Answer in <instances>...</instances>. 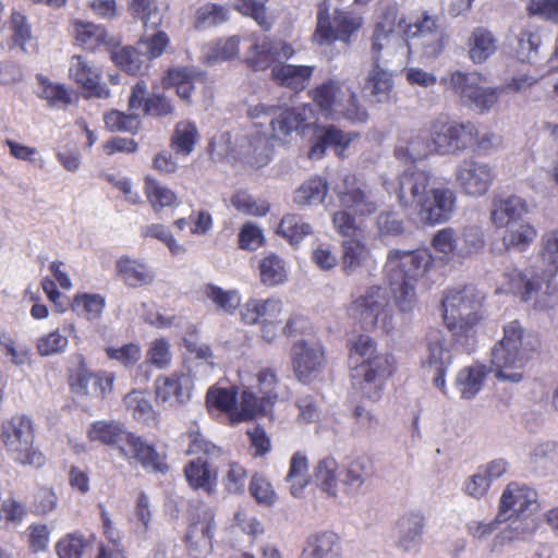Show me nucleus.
<instances>
[{
  "instance_id": "nucleus-1",
  "label": "nucleus",
  "mask_w": 558,
  "mask_h": 558,
  "mask_svg": "<svg viewBox=\"0 0 558 558\" xmlns=\"http://www.w3.org/2000/svg\"><path fill=\"white\" fill-rule=\"evenodd\" d=\"M541 258L548 275H531L517 268L504 272V287L535 310L548 311L558 304V286L553 279L558 271V229L542 238Z\"/></svg>"
},
{
  "instance_id": "nucleus-2",
  "label": "nucleus",
  "mask_w": 558,
  "mask_h": 558,
  "mask_svg": "<svg viewBox=\"0 0 558 558\" xmlns=\"http://www.w3.org/2000/svg\"><path fill=\"white\" fill-rule=\"evenodd\" d=\"M399 202L413 208L423 222L439 223L449 220L456 209L457 196L448 186H436L429 172L410 167L399 177Z\"/></svg>"
},
{
  "instance_id": "nucleus-3",
  "label": "nucleus",
  "mask_w": 558,
  "mask_h": 558,
  "mask_svg": "<svg viewBox=\"0 0 558 558\" xmlns=\"http://www.w3.org/2000/svg\"><path fill=\"white\" fill-rule=\"evenodd\" d=\"M434 260L427 248L388 251L384 267L385 278L400 312L410 313L414 308L416 283L433 268Z\"/></svg>"
},
{
  "instance_id": "nucleus-4",
  "label": "nucleus",
  "mask_w": 558,
  "mask_h": 558,
  "mask_svg": "<svg viewBox=\"0 0 558 558\" xmlns=\"http://www.w3.org/2000/svg\"><path fill=\"white\" fill-rule=\"evenodd\" d=\"M350 359L357 363L352 373L354 388L364 398L378 401L388 378L396 369L393 355L379 352L369 336L360 335L350 347Z\"/></svg>"
},
{
  "instance_id": "nucleus-5",
  "label": "nucleus",
  "mask_w": 558,
  "mask_h": 558,
  "mask_svg": "<svg viewBox=\"0 0 558 558\" xmlns=\"http://www.w3.org/2000/svg\"><path fill=\"white\" fill-rule=\"evenodd\" d=\"M539 348L536 333L525 329L519 320L504 326L501 340L492 349V369L504 381L519 383L532 355Z\"/></svg>"
},
{
  "instance_id": "nucleus-6",
  "label": "nucleus",
  "mask_w": 558,
  "mask_h": 558,
  "mask_svg": "<svg viewBox=\"0 0 558 558\" xmlns=\"http://www.w3.org/2000/svg\"><path fill=\"white\" fill-rule=\"evenodd\" d=\"M483 300L484 295L474 286L448 290L442 299L444 323L465 351L475 348Z\"/></svg>"
},
{
  "instance_id": "nucleus-7",
  "label": "nucleus",
  "mask_w": 558,
  "mask_h": 558,
  "mask_svg": "<svg viewBox=\"0 0 558 558\" xmlns=\"http://www.w3.org/2000/svg\"><path fill=\"white\" fill-rule=\"evenodd\" d=\"M440 82L459 97L462 105L478 113L490 111L502 92L499 87L486 85V76L477 71L456 70Z\"/></svg>"
},
{
  "instance_id": "nucleus-8",
  "label": "nucleus",
  "mask_w": 558,
  "mask_h": 558,
  "mask_svg": "<svg viewBox=\"0 0 558 558\" xmlns=\"http://www.w3.org/2000/svg\"><path fill=\"white\" fill-rule=\"evenodd\" d=\"M2 439L14 462L35 469L45 464L44 454L34 446L33 422L28 416L15 415L3 424Z\"/></svg>"
},
{
  "instance_id": "nucleus-9",
  "label": "nucleus",
  "mask_w": 558,
  "mask_h": 558,
  "mask_svg": "<svg viewBox=\"0 0 558 558\" xmlns=\"http://www.w3.org/2000/svg\"><path fill=\"white\" fill-rule=\"evenodd\" d=\"M348 313L364 329L379 326L388 332L393 327L388 294L386 289L379 286L369 287L362 295L352 301Z\"/></svg>"
},
{
  "instance_id": "nucleus-10",
  "label": "nucleus",
  "mask_w": 558,
  "mask_h": 558,
  "mask_svg": "<svg viewBox=\"0 0 558 558\" xmlns=\"http://www.w3.org/2000/svg\"><path fill=\"white\" fill-rule=\"evenodd\" d=\"M362 26V17L357 14L336 11L330 20L329 5L323 1L318 5L317 26L314 38L319 45H330L336 40L348 43L351 35Z\"/></svg>"
},
{
  "instance_id": "nucleus-11",
  "label": "nucleus",
  "mask_w": 558,
  "mask_h": 558,
  "mask_svg": "<svg viewBox=\"0 0 558 558\" xmlns=\"http://www.w3.org/2000/svg\"><path fill=\"white\" fill-rule=\"evenodd\" d=\"M333 191L339 199L340 206L352 211L355 216H369L376 213L379 207L378 199L373 190L354 174L342 173L340 182Z\"/></svg>"
},
{
  "instance_id": "nucleus-12",
  "label": "nucleus",
  "mask_w": 558,
  "mask_h": 558,
  "mask_svg": "<svg viewBox=\"0 0 558 558\" xmlns=\"http://www.w3.org/2000/svg\"><path fill=\"white\" fill-rule=\"evenodd\" d=\"M276 107H269L264 104L250 108L248 113L252 118L260 116H270V125L274 136L282 138L290 135L293 131H301L315 122V113L311 106L304 105L291 109L279 110Z\"/></svg>"
},
{
  "instance_id": "nucleus-13",
  "label": "nucleus",
  "mask_w": 558,
  "mask_h": 558,
  "mask_svg": "<svg viewBox=\"0 0 558 558\" xmlns=\"http://www.w3.org/2000/svg\"><path fill=\"white\" fill-rule=\"evenodd\" d=\"M456 182L461 191L469 196L485 195L495 180L494 167L488 162L474 158H465L454 170Z\"/></svg>"
},
{
  "instance_id": "nucleus-14",
  "label": "nucleus",
  "mask_w": 558,
  "mask_h": 558,
  "mask_svg": "<svg viewBox=\"0 0 558 558\" xmlns=\"http://www.w3.org/2000/svg\"><path fill=\"white\" fill-rule=\"evenodd\" d=\"M537 510V493L525 484L509 483L501 493L498 520L505 522L513 517H530Z\"/></svg>"
},
{
  "instance_id": "nucleus-15",
  "label": "nucleus",
  "mask_w": 558,
  "mask_h": 558,
  "mask_svg": "<svg viewBox=\"0 0 558 558\" xmlns=\"http://www.w3.org/2000/svg\"><path fill=\"white\" fill-rule=\"evenodd\" d=\"M291 361L296 378L307 384L320 372L324 361L323 347L315 340H300L291 348Z\"/></svg>"
},
{
  "instance_id": "nucleus-16",
  "label": "nucleus",
  "mask_w": 558,
  "mask_h": 558,
  "mask_svg": "<svg viewBox=\"0 0 558 558\" xmlns=\"http://www.w3.org/2000/svg\"><path fill=\"white\" fill-rule=\"evenodd\" d=\"M193 378L186 373L159 376L155 380L156 401L166 408H178L192 397Z\"/></svg>"
},
{
  "instance_id": "nucleus-17",
  "label": "nucleus",
  "mask_w": 558,
  "mask_h": 558,
  "mask_svg": "<svg viewBox=\"0 0 558 558\" xmlns=\"http://www.w3.org/2000/svg\"><path fill=\"white\" fill-rule=\"evenodd\" d=\"M426 340V353L422 361V365L425 369L433 373V381L435 386L445 391V374L452 363V354L441 331L434 330L429 332Z\"/></svg>"
},
{
  "instance_id": "nucleus-18",
  "label": "nucleus",
  "mask_w": 558,
  "mask_h": 558,
  "mask_svg": "<svg viewBox=\"0 0 558 558\" xmlns=\"http://www.w3.org/2000/svg\"><path fill=\"white\" fill-rule=\"evenodd\" d=\"M398 24V8L396 5H388L379 16L373 34L372 44V59L375 63L376 57L384 60L381 52L397 47L402 53L407 51V40L399 37L395 33V27Z\"/></svg>"
},
{
  "instance_id": "nucleus-19",
  "label": "nucleus",
  "mask_w": 558,
  "mask_h": 558,
  "mask_svg": "<svg viewBox=\"0 0 558 558\" xmlns=\"http://www.w3.org/2000/svg\"><path fill=\"white\" fill-rule=\"evenodd\" d=\"M374 469L366 456L350 457L340 471V490L348 497L357 496L365 483L373 476Z\"/></svg>"
},
{
  "instance_id": "nucleus-20",
  "label": "nucleus",
  "mask_w": 558,
  "mask_h": 558,
  "mask_svg": "<svg viewBox=\"0 0 558 558\" xmlns=\"http://www.w3.org/2000/svg\"><path fill=\"white\" fill-rule=\"evenodd\" d=\"M424 517L418 511L401 515L393 526L396 546L403 551H417L423 541Z\"/></svg>"
},
{
  "instance_id": "nucleus-21",
  "label": "nucleus",
  "mask_w": 558,
  "mask_h": 558,
  "mask_svg": "<svg viewBox=\"0 0 558 558\" xmlns=\"http://www.w3.org/2000/svg\"><path fill=\"white\" fill-rule=\"evenodd\" d=\"M214 515L210 510H204L197 521L190 524L186 532V549L192 558H206L213 550Z\"/></svg>"
},
{
  "instance_id": "nucleus-22",
  "label": "nucleus",
  "mask_w": 558,
  "mask_h": 558,
  "mask_svg": "<svg viewBox=\"0 0 558 558\" xmlns=\"http://www.w3.org/2000/svg\"><path fill=\"white\" fill-rule=\"evenodd\" d=\"M70 77L85 90L89 96L98 98L109 97V89L100 84V69L89 63L83 56L74 54L69 64Z\"/></svg>"
},
{
  "instance_id": "nucleus-23",
  "label": "nucleus",
  "mask_w": 558,
  "mask_h": 558,
  "mask_svg": "<svg viewBox=\"0 0 558 558\" xmlns=\"http://www.w3.org/2000/svg\"><path fill=\"white\" fill-rule=\"evenodd\" d=\"M301 558H342L341 539L330 531L314 533L306 538Z\"/></svg>"
},
{
  "instance_id": "nucleus-24",
  "label": "nucleus",
  "mask_w": 558,
  "mask_h": 558,
  "mask_svg": "<svg viewBox=\"0 0 558 558\" xmlns=\"http://www.w3.org/2000/svg\"><path fill=\"white\" fill-rule=\"evenodd\" d=\"M314 66L295 65L278 62L271 66L272 81L286 88L301 92L306 88L314 72Z\"/></svg>"
},
{
  "instance_id": "nucleus-25",
  "label": "nucleus",
  "mask_w": 558,
  "mask_h": 558,
  "mask_svg": "<svg viewBox=\"0 0 558 558\" xmlns=\"http://www.w3.org/2000/svg\"><path fill=\"white\" fill-rule=\"evenodd\" d=\"M429 135L408 133L400 136L395 147V156L402 161L415 162L434 153Z\"/></svg>"
},
{
  "instance_id": "nucleus-26",
  "label": "nucleus",
  "mask_w": 558,
  "mask_h": 558,
  "mask_svg": "<svg viewBox=\"0 0 558 558\" xmlns=\"http://www.w3.org/2000/svg\"><path fill=\"white\" fill-rule=\"evenodd\" d=\"M131 433H128L123 426L114 421L94 422L88 430V438L92 441H100L108 446H114L122 458H129L125 442Z\"/></svg>"
},
{
  "instance_id": "nucleus-27",
  "label": "nucleus",
  "mask_w": 558,
  "mask_h": 558,
  "mask_svg": "<svg viewBox=\"0 0 558 558\" xmlns=\"http://www.w3.org/2000/svg\"><path fill=\"white\" fill-rule=\"evenodd\" d=\"M527 213L526 202L518 195H507L496 199L492 209V221L497 228L523 221Z\"/></svg>"
},
{
  "instance_id": "nucleus-28",
  "label": "nucleus",
  "mask_w": 558,
  "mask_h": 558,
  "mask_svg": "<svg viewBox=\"0 0 558 558\" xmlns=\"http://www.w3.org/2000/svg\"><path fill=\"white\" fill-rule=\"evenodd\" d=\"M374 263L371 250L357 239L342 242L341 269L347 276L357 274Z\"/></svg>"
},
{
  "instance_id": "nucleus-29",
  "label": "nucleus",
  "mask_w": 558,
  "mask_h": 558,
  "mask_svg": "<svg viewBox=\"0 0 558 558\" xmlns=\"http://www.w3.org/2000/svg\"><path fill=\"white\" fill-rule=\"evenodd\" d=\"M76 40L88 50H96L104 47L108 52L119 47L120 40L109 35L101 25L89 22H78L75 24Z\"/></svg>"
},
{
  "instance_id": "nucleus-30",
  "label": "nucleus",
  "mask_w": 558,
  "mask_h": 558,
  "mask_svg": "<svg viewBox=\"0 0 558 558\" xmlns=\"http://www.w3.org/2000/svg\"><path fill=\"white\" fill-rule=\"evenodd\" d=\"M113 377L111 375L100 376L87 369L80 368L73 376L71 389L77 396L105 397L112 389Z\"/></svg>"
},
{
  "instance_id": "nucleus-31",
  "label": "nucleus",
  "mask_w": 558,
  "mask_h": 558,
  "mask_svg": "<svg viewBox=\"0 0 558 558\" xmlns=\"http://www.w3.org/2000/svg\"><path fill=\"white\" fill-rule=\"evenodd\" d=\"M392 87V74L380 65V58L376 57L367 74L364 90L373 102L381 104L390 99Z\"/></svg>"
},
{
  "instance_id": "nucleus-32",
  "label": "nucleus",
  "mask_w": 558,
  "mask_h": 558,
  "mask_svg": "<svg viewBox=\"0 0 558 558\" xmlns=\"http://www.w3.org/2000/svg\"><path fill=\"white\" fill-rule=\"evenodd\" d=\"M506 522H509L508 525L488 544L492 554H501L504 548L512 542L524 539L532 534L533 525L529 517H513Z\"/></svg>"
},
{
  "instance_id": "nucleus-33",
  "label": "nucleus",
  "mask_w": 558,
  "mask_h": 558,
  "mask_svg": "<svg viewBox=\"0 0 558 558\" xmlns=\"http://www.w3.org/2000/svg\"><path fill=\"white\" fill-rule=\"evenodd\" d=\"M125 447L130 453L126 460H136L145 469H150L155 472L165 473L168 470V465L162 461L160 454L155 450L151 445H148L141 437L130 434Z\"/></svg>"
},
{
  "instance_id": "nucleus-34",
  "label": "nucleus",
  "mask_w": 558,
  "mask_h": 558,
  "mask_svg": "<svg viewBox=\"0 0 558 558\" xmlns=\"http://www.w3.org/2000/svg\"><path fill=\"white\" fill-rule=\"evenodd\" d=\"M345 89L343 85L335 80H329L311 90V96L322 113L333 119L337 105H340Z\"/></svg>"
},
{
  "instance_id": "nucleus-35",
  "label": "nucleus",
  "mask_w": 558,
  "mask_h": 558,
  "mask_svg": "<svg viewBox=\"0 0 558 558\" xmlns=\"http://www.w3.org/2000/svg\"><path fill=\"white\" fill-rule=\"evenodd\" d=\"M117 274L129 287L136 288L154 281L153 270L140 260L122 256L116 264Z\"/></svg>"
},
{
  "instance_id": "nucleus-36",
  "label": "nucleus",
  "mask_w": 558,
  "mask_h": 558,
  "mask_svg": "<svg viewBox=\"0 0 558 558\" xmlns=\"http://www.w3.org/2000/svg\"><path fill=\"white\" fill-rule=\"evenodd\" d=\"M355 136L353 133H343L333 125L326 126L311 147L308 157L311 159H320L325 155L327 147H335L338 154L341 155Z\"/></svg>"
},
{
  "instance_id": "nucleus-37",
  "label": "nucleus",
  "mask_w": 558,
  "mask_h": 558,
  "mask_svg": "<svg viewBox=\"0 0 558 558\" xmlns=\"http://www.w3.org/2000/svg\"><path fill=\"white\" fill-rule=\"evenodd\" d=\"M338 462L332 457H326L318 461L314 469L316 485L329 497L337 498L340 490V472Z\"/></svg>"
},
{
  "instance_id": "nucleus-38",
  "label": "nucleus",
  "mask_w": 558,
  "mask_h": 558,
  "mask_svg": "<svg viewBox=\"0 0 558 558\" xmlns=\"http://www.w3.org/2000/svg\"><path fill=\"white\" fill-rule=\"evenodd\" d=\"M255 54L251 59V65L254 70L259 71L268 68L279 58L289 59L293 56V48L284 43L275 44L268 39L255 44Z\"/></svg>"
},
{
  "instance_id": "nucleus-39",
  "label": "nucleus",
  "mask_w": 558,
  "mask_h": 558,
  "mask_svg": "<svg viewBox=\"0 0 558 558\" xmlns=\"http://www.w3.org/2000/svg\"><path fill=\"white\" fill-rule=\"evenodd\" d=\"M428 133L435 154L441 156L454 155L453 141L451 140V120L447 116L439 114L435 117L429 122Z\"/></svg>"
},
{
  "instance_id": "nucleus-40",
  "label": "nucleus",
  "mask_w": 558,
  "mask_h": 558,
  "mask_svg": "<svg viewBox=\"0 0 558 558\" xmlns=\"http://www.w3.org/2000/svg\"><path fill=\"white\" fill-rule=\"evenodd\" d=\"M497 50V39L486 27H475L469 38V57L475 64L484 63Z\"/></svg>"
},
{
  "instance_id": "nucleus-41",
  "label": "nucleus",
  "mask_w": 558,
  "mask_h": 558,
  "mask_svg": "<svg viewBox=\"0 0 558 558\" xmlns=\"http://www.w3.org/2000/svg\"><path fill=\"white\" fill-rule=\"evenodd\" d=\"M488 368L482 364H474L462 368L456 378V387L463 399L474 398L483 387Z\"/></svg>"
},
{
  "instance_id": "nucleus-42",
  "label": "nucleus",
  "mask_w": 558,
  "mask_h": 558,
  "mask_svg": "<svg viewBox=\"0 0 558 558\" xmlns=\"http://www.w3.org/2000/svg\"><path fill=\"white\" fill-rule=\"evenodd\" d=\"M109 52L114 64L129 74H143L148 68V61L138 46L136 48L123 47L119 50L113 48Z\"/></svg>"
},
{
  "instance_id": "nucleus-43",
  "label": "nucleus",
  "mask_w": 558,
  "mask_h": 558,
  "mask_svg": "<svg viewBox=\"0 0 558 558\" xmlns=\"http://www.w3.org/2000/svg\"><path fill=\"white\" fill-rule=\"evenodd\" d=\"M458 263L478 254L485 246L484 232L478 226H468L458 231Z\"/></svg>"
},
{
  "instance_id": "nucleus-44",
  "label": "nucleus",
  "mask_w": 558,
  "mask_h": 558,
  "mask_svg": "<svg viewBox=\"0 0 558 558\" xmlns=\"http://www.w3.org/2000/svg\"><path fill=\"white\" fill-rule=\"evenodd\" d=\"M36 80L37 96L45 99L49 107L63 108L72 102V96L63 84L53 83L43 74H38Z\"/></svg>"
},
{
  "instance_id": "nucleus-45",
  "label": "nucleus",
  "mask_w": 558,
  "mask_h": 558,
  "mask_svg": "<svg viewBox=\"0 0 558 558\" xmlns=\"http://www.w3.org/2000/svg\"><path fill=\"white\" fill-rule=\"evenodd\" d=\"M278 233L291 245H299L305 236L313 233V227L303 217L295 214L284 215L279 223Z\"/></svg>"
},
{
  "instance_id": "nucleus-46",
  "label": "nucleus",
  "mask_w": 558,
  "mask_h": 558,
  "mask_svg": "<svg viewBox=\"0 0 558 558\" xmlns=\"http://www.w3.org/2000/svg\"><path fill=\"white\" fill-rule=\"evenodd\" d=\"M184 474L190 486L194 489L203 488L210 493L216 483V473L211 472L207 461L198 458L191 461L184 469Z\"/></svg>"
},
{
  "instance_id": "nucleus-47",
  "label": "nucleus",
  "mask_w": 558,
  "mask_h": 558,
  "mask_svg": "<svg viewBox=\"0 0 558 558\" xmlns=\"http://www.w3.org/2000/svg\"><path fill=\"white\" fill-rule=\"evenodd\" d=\"M239 38L232 36L207 45L202 54L203 63L215 65L234 58L239 52Z\"/></svg>"
},
{
  "instance_id": "nucleus-48",
  "label": "nucleus",
  "mask_w": 558,
  "mask_h": 558,
  "mask_svg": "<svg viewBox=\"0 0 558 558\" xmlns=\"http://www.w3.org/2000/svg\"><path fill=\"white\" fill-rule=\"evenodd\" d=\"M124 404L136 421L147 425L156 423V411L143 391L133 390L129 392L124 397Z\"/></svg>"
},
{
  "instance_id": "nucleus-49",
  "label": "nucleus",
  "mask_w": 558,
  "mask_h": 558,
  "mask_svg": "<svg viewBox=\"0 0 558 558\" xmlns=\"http://www.w3.org/2000/svg\"><path fill=\"white\" fill-rule=\"evenodd\" d=\"M307 471V458L301 452H295L290 460V468L286 476V482L290 485L291 494L296 498L303 495L308 483Z\"/></svg>"
},
{
  "instance_id": "nucleus-50",
  "label": "nucleus",
  "mask_w": 558,
  "mask_h": 558,
  "mask_svg": "<svg viewBox=\"0 0 558 558\" xmlns=\"http://www.w3.org/2000/svg\"><path fill=\"white\" fill-rule=\"evenodd\" d=\"M10 28L13 32L12 39L14 45L20 47L24 53H35L37 51V44L25 15L13 11L10 17Z\"/></svg>"
},
{
  "instance_id": "nucleus-51",
  "label": "nucleus",
  "mask_w": 558,
  "mask_h": 558,
  "mask_svg": "<svg viewBox=\"0 0 558 558\" xmlns=\"http://www.w3.org/2000/svg\"><path fill=\"white\" fill-rule=\"evenodd\" d=\"M328 193L326 181L312 178L295 190L293 201L300 206H312L324 202Z\"/></svg>"
},
{
  "instance_id": "nucleus-52",
  "label": "nucleus",
  "mask_w": 558,
  "mask_h": 558,
  "mask_svg": "<svg viewBox=\"0 0 558 558\" xmlns=\"http://www.w3.org/2000/svg\"><path fill=\"white\" fill-rule=\"evenodd\" d=\"M432 247L445 262L458 263V231L451 227L438 230L430 241Z\"/></svg>"
},
{
  "instance_id": "nucleus-53",
  "label": "nucleus",
  "mask_w": 558,
  "mask_h": 558,
  "mask_svg": "<svg viewBox=\"0 0 558 558\" xmlns=\"http://www.w3.org/2000/svg\"><path fill=\"white\" fill-rule=\"evenodd\" d=\"M258 268L262 282L268 287L278 286L287 280L286 263L274 253L264 256Z\"/></svg>"
},
{
  "instance_id": "nucleus-54",
  "label": "nucleus",
  "mask_w": 558,
  "mask_h": 558,
  "mask_svg": "<svg viewBox=\"0 0 558 558\" xmlns=\"http://www.w3.org/2000/svg\"><path fill=\"white\" fill-rule=\"evenodd\" d=\"M271 405L263 396L257 397L255 392L247 388L241 393L240 411L231 413V415L234 421L252 420L258 415L266 414Z\"/></svg>"
},
{
  "instance_id": "nucleus-55",
  "label": "nucleus",
  "mask_w": 558,
  "mask_h": 558,
  "mask_svg": "<svg viewBox=\"0 0 558 558\" xmlns=\"http://www.w3.org/2000/svg\"><path fill=\"white\" fill-rule=\"evenodd\" d=\"M244 156L253 166L263 167L271 159V146L266 135L255 133L246 138Z\"/></svg>"
},
{
  "instance_id": "nucleus-56",
  "label": "nucleus",
  "mask_w": 558,
  "mask_h": 558,
  "mask_svg": "<svg viewBox=\"0 0 558 558\" xmlns=\"http://www.w3.org/2000/svg\"><path fill=\"white\" fill-rule=\"evenodd\" d=\"M128 10L133 17L141 19L146 29L161 24L162 15L157 0H128Z\"/></svg>"
},
{
  "instance_id": "nucleus-57",
  "label": "nucleus",
  "mask_w": 558,
  "mask_h": 558,
  "mask_svg": "<svg viewBox=\"0 0 558 558\" xmlns=\"http://www.w3.org/2000/svg\"><path fill=\"white\" fill-rule=\"evenodd\" d=\"M505 228L506 232L502 241L507 248L512 247L521 252L525 250L536 236V230L524 221L512 223Z\"/></svg>"
},
{
  "instance_id": "nucleus-58",
  "label": "nucleus",
  "mask_w": 558,
  "mask_h": 558,
  "mask_svg": "<svg viewBox=\"0 0 558 558\" xmlns=\"http://www.w3.org/2000/svg\"><path fill=\"white\" fill-rule=\"evenodd\" d=\"M333 120L345 119L353 123H365L368 114L359 104L357 96L350 88H345L340 105H337Z\"/></svg>"
},
{
  "instance_id": "nucleus-59",
  "label": "nucleus",
  "mask_w": 558,
  "mask_h": 558,
  "mask_svg": "<svg viewBox=\"0 0 558 558\" xmlns=\"http://www.w3.org/2000/svg\"><path fill=\"white\" fill-rule=\"evenodd\" d=\"M203 294L210 300L218 310L233 313L241 304V298L235 290H223L215 284H206Z\"/></svg>"
},
{
  "instance_id": "nucleus-60",
  "label": "nucleus",
  "mask_w": 558,
  "mask_h": 558,
  "mask_svg": "<svg viewBox=\"0 0 558 558\" xmlns=\"http://www.w3.org/2000/svg\"><path fill=\"white\" fill-rule=\"evenodd\" d=\"M198 137L196 125L191 121H181L175 125L172 147L178 154L190 155Z\"/></svg>"
},
{
  "instance_id": "nucleus-61",
  "label": "nucleus",
  "mask_w": 558,
  "mask_h": 558,
  "mask_svg": "<svg viewBox=\"0 0 558 558\" xmlns=\"http://www.w3.org/2000/svg\"><path fill=\"white\" fill-rule=\"evenodd\" d=\"M444 28L434 31L424 35L423 37H415V39L407 40V51L413 48L421 49L422 53L427 58H436L444 50Z\"/></svg>"
},
{
  "instance_id": "nucleus-62",
  "label": "nucleus",
  "mask_w": 558,
  "mask_h": 558,
  "mask_svg": "<svg viewBox=\"0 0 558 558\" xmlns=\"http://www.w3.org/2000/svg\"><path fill=\"white\" fill-rule=\"evenodd\" d=\"M398 26L404 33L407 40L415 39V37H423L428 33L444 28L440 19L436 15L424 13L421 19L414 23L405 24L403 19L398 17Z\"/></svg>"
},
{
  "instance_id": "nucleus-63",
  "label": "nucleus",
  "mask_w": 558,
  "mask_h": 558,
  "mask_svg": "<svg viewBox=\"0 0 558 558\" xmlns=\"http://www.w3.org/2000/svg\"><path fill=\"white\" fill-rule=\"evenodd\" d=\"M145 191L156 211L177 204L175 193L154 179L147 178L145 180Z\"/></svg>"
},
{
  "instance_id": "nucleus-64",
  "label": "nucleus",
  "mask_w": 558,
  "mask_h": 558,
  "mask_svg": "<svg viewBox=\"0 0 558 558\" xmlns=\"http://www.w3.org/2000/svg\"><path fill=\"white\" fill-rule=\"evenodd\" d=\"M238 401V388L211 387L207 391L206 402L208 408H215L223 412H232Z\"/></svg>"
}]
</instances>
